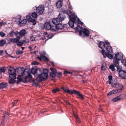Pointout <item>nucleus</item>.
<instances>
[{"label": "nucleus", "mask_w": 126, "mask_h": 126, "mask_svg": "<svg viewBox=\"0 0 126 126\" xmlns=\"http://www.w3.org/2000/svg\"><path fill=\"white\" fill-rule=\"evenodd\" d=\"M42 71L40 68H37L35 76L36 77V80L39 83L44 80V78L43 76Z\"/></svg>", "instance_id": "1"}, {"label": "nucleus", "mask_w": 126, "mask_h": 126, "mask_svg": "<svg viewBox=\"0 0 126 126\" xmlns=\"http://www.w3.org/2000/svg\"><path fill=\"white\" fill-rule=\"evenodd\" d=\"M65 18V16L63 14L59 13L57 17L52 20V22L53 24L56 25L60 22L62 23L61 21L63 20Z\"/></svg>", "instance_id": "2"}, {"label": "nucleus", "mask_w": 126, "mask_h": 126, "mask_svg": "<svg viewBox=\"0 0 126 126\" xmlns=\"http://www.w3.org/2000/svg\"><path fill=\"white\" fill-rule=\"evenodd\" d=\"M115 56V57L113 59V61L119 65V61L123 59V55L121 53L117 52Z\"/></svg>", "instance_id": "3"}, {"label": "nucleus", "mask_w": 126, "mask_h": 126, "mask_svg": "<svg viewBox=\"0 0 126 126\" xmlns=\"http://www.w3.org/2000/svg\"><path fill=\"white\" fill-rule=\"evenodd\" d=\"M10 69H8V73L9 74V77L10 78L16 79V70L13 67L11 66L9 67Z\"/></svg>", "instance_id": "4"}, {"label": "nucleus", "mask_w": 126, "mask_h": 126, "mask_svg": "<svg viewBox=\"0 0 126 126\" xmlns=\"http://www.w3.org/2000/svg\"><path fill=\"white\" fill-rule=\"evenodd\" d=\"M90 33V32L89 30L85 28H84L83 31H79V35L83 37L88 36Z\"/></svg>", "instance_id": "5"}, {"label": "nucleus", "mask_w": 126, "mask_h": 126, "mask_svg": "<svg viewBox=\"0 0 126 126\" xmlns=\"http://www.w3.org/2000/svg\"><path fill=\"white\" fill-rule=\"evenodd\" d=\"M111 85L114 87L118 89L115 90H117L118 93L121 92L122 91L123 86L121 84L117 83H112Z\"/></svg>", "instance_id": "6"}, {"label": "nucleus", "mask_w": 126, "mask_h": 126, "mask_svg": "<svg viewBox=\"0 0 126 126\" xmlns=\"http://www.w3.org/2000/svg\"><path fill=\"white\" fill-rule=\"evenodd\" d=\"M64 28V25H62L61 23H59V24L56 25V26H52V28L51 29V30L52 32H56L58 31L59 29H62Z\"/></svg>", "instance_id": "7"}, {"label": "nucleus", "mask_w": 126, "mask_h": 126, "mask_svg": "<svg viewBox=\"0 0 126 126\" xmlns=\"http://www.w3.org/2000/svg\"><path fill=\"white\" fill-rule=\"evenodd\" d=\"M37 13L39 15L42 14L44 10V6L43 5H39L38 7H36Z\"/></svg>", "instance_id": "8"}, {"label": "nucleus", "mask_w": 126, "mask_h": 126, "mask_svg": "<svg viewBox=\"0 0 126 126\" xmlns=\"http://www.w3.org/2000/svg\"><path fill=\"white\" fill-rule=\"evenodd\" d=\"M68 16L69 19H70L69 21H72L75 23L77 16H75V14L72 13L71 11V14L70 13V14Z\"/></svg>", "instance_id": "9"}, {"label": "nucleus", "mask_w": 126, "mask_h": 126, "mask_svg": "<svg viewBox=\"0 0 126 126\" xmlns=\"http://www.w3.org/2000/svg\"><path fill=\"white\" fill-rule=\"evenodd\" d=\"M73 94L77 95V97L81 100L84 99V95L79 91L73 90Z\"/></svg>", "instance_id": "10"}, {"label": "nucleus", "mask_w": 126, "mask_h": 126, "mask_svg": "<svg viewBox=\"0 0 126 126\" xmlns=\"http://www.w3.org/2000/svg\"><path fill=\"white\" fill-rule=\"evenodd\" d=\"M42 71L43 76L44 78V80L46 79L48 77V70L47 69H43Z\"/></svg>", "instance_id": "11"}, {"label": "nucleus", "mask_w": 126, "mask_h": 126, "mask_svg": "<svg viewBox=\"0 0 126 126\" xmlns=\"http://www.w3.org/2000/svg\"><path fill=\"white\" fill-rule=\"evenodd\" d=\"M62 89L65 93H68L71 94H73V90H74V89H73L70 90H69L68 88L67 87H62Z\"/></svg>", "instance_id": "12"}, {"label": "nucleus", "mask_w": 126, "mask_h": 126, "mask_svg": "<svg viewBox=\"0 0 126 126\" xmlns=\"http://www.w3.org/2000/svg\"><path fill=\"white\" fill-rule=\"evenodd\" d=\"M119 76L123 79H126V71L124 70H122L119 72Z\"/></svg>", "instance_id": "13"}, {"label": "nucleus", "mask_w": 126, "mask_h": 126, "mask_svg": "<svg viewBox=\"0 0 126 126\" xmlns=\"http://www.w3.org/2000/svg\"><path fill=\"white\" fill-rule=\"evenodd\" d=\"M44 28L45 29L49 30L50 29L51 31L52 32L51 29L52 28V26H51L50 23L49 22H46L45 23Z\"/></svg>", "instance_id": "14"}, {"label": "nucleus", "mask_w": 126, "mask_h": 126, "mask_svg": "<svg viewBox=\"0 0 126 126\" xmlns=\"http://www.w3.org/2000/svg\"><path fill=\"white\" fill-rule=\"evenodd\" d=\"M61 12L63 13H60L61 14H63L65 16L64 14L66 13L68 15L70 14V13L71 14V11L69 10H66L64 9H62L61 10Z\"/></svg>", "instance_id": "15"}, {"label": "nucleus", "mask_w": 126, "mask_h": 126, "mask_svg": "<svg viewBox=\"0 0 126 126\" xmlns=\"http://www.w3.org/2000/svg\"><path fill=\"white\" fill-rule=\"evenodd\" d=\"M105 43L104 42L100 41L99 43L98 47L100 48L103 49L105 48Z\"/></svg>", "instance_id": "16"}, {"label": "nucleus", "mask_w": 126, "mask_h": 126, "mask_svg": "<svg viewBox=\"0 0 126 126\" xmlns=\"http://www.w3.org/2000/svg\"><path fill=\"white\" fill-rule=\"evenodd\" d=\"M8 86L7 83L5 82H2L0 83V89L6 87Z\"/></svg>", "instance_id": "17"}, {"label": "nucleus", "mask_w": 126, "mask_h": 126, "mask_svg": "<svg viewBox=\"0 0 126 126\" xmlns=\"http://www.w3.org/2000/svg\"><path fill=\"white\" fill-rule=\"evenodd\" d=\"M116 63H115L110 65L109 66V69L111 70L112 71H114L115 70V67H116L117 65Z\"/></svg>", "instance_id": "18"}, {"label": "nucleus", "mask_w": 126, "mask_h": 126, "mask_svg": "<svg viewBox=\"0 0 126 126\" xmlns=\"http://www.w3.org/2000/svg\"><path fill=\"white\" fill-rule=\"evenodd\" d=\"M105 49L107 53H111L112 52V48L111 46H108L106 47Z\"/></svg>", "instance_id": "19"}, {"label": "nucleus", "mask_w": 126, "mask_h": 126, "mask_svg": "<svg viewBox=\"0 0 126 126\" xmlns=\"http://www.w3.org/2000/svg\"><path fill=\"white\" fill-rule=\"evenodd\" d=\"M37 67L36 66H34L32 67L31 71V73L32 74L34 75L35 76V74L36 73V71Z\"/></svg>", "instance_id": "20"}, {"label": "nucleus", "mask_w": 126, "mask_h": 126, "mask_svg": "<svg viewBox=\"0 0 126 126\" xmlns=\"http://www.w3.org/2000/svg\"><path fill=\"white\" fill-rule=\"evenodd\" d=\"M62 2V1L60 0H59L56 3L57 7L59 8H61L63 5Z\"/></svg>", "instance_id": "21"}, {"label": "nucleus", "mask_w": 126, "mask_h": 126, "mask_svg": "<svg viewBox=\"0 0 126 126\" xmlns=\"http://www.w3.org/2000/svg\"><path fill=\"white\" fill-rule=\"evenodd\" d=\"M122 99L121 95L119 96L114 98L112 100V102H116Z\"/></svg>", "instance_id": "22"}, {"label": "nucleus", "mask_w": 126, "mask_h": 126, "mask_svg": "<svg viewBox=\"0 0 126 126\" xmlns=\"http://www.w3.org/2000/svg\"><path fill=\"white\" fill-rule=\"evenodd\" d=\"M117 93H118L117 92V90H113L108 93L107 95V96H108L109 95H110L112 94H115Z\"/></svg>", "instance_id": "23"}, {"label": "nucleus", "mask_w": 126, "mask_h": 126, "mask_svg": "<svg viewBox=\"0 0 126 126\" xmlns=\"http://www.w3.org/2000/svg\"><path fill=\"white\" fill-rule=\"evenodd\" d=\"M27 23L26 19H23L21 21L19 22V24L21 26L24 25Z\"/></svg>", "instance_id": "24"}, {"label": "nucleus", "mask_w": 126, "mask_h": 126, "mask_svg": "<svg viewBox=\"0 0 126 126\" xmlns=\"http://www.w3.org/2000/svg\"><path fill=\"white\" fill-rule=\"evenodd\" d=\"M26 33V31L25 30H22L20 31L19 34L21 36H24Z\"/></svg>", "instance_id": "25"}, {"label": "nucleus", "mask_w": 126, "mask_h": 126, "mask_svg": "<svg viewBox=\"0 0 126 126\" xmlns=\"http://www.w3.org/2000/svg\"><path fill=\"white\" fill-rule=\"evenodd\" d=\"M15 79L13 78H10V79H9L8 82L10 84H12L15 82V80H14Z\"/></svg>", "instance_id": "26"}, {"label": "nucleus", "mask_w": 126, "mask_h": 126, "mask_svg": "<svg viewBox=\"0 0 126 126\" xmlns=\"http://www.w3.org/2000/svg\"><path fill=\"white\" fill-rule=\"evenodd\" d=\"M24 81L23 82L24 83H27L29 81H32V80L27 77H26L24 79Z\"/></svg>", "instance_id": "27"}, {"label": "nucleus", "mask_w": 126, "mask_h": 126, "mask_svg": "<svg viewBox=\"0 0 126 126\" xmlns=\"http://www.w3.org/2000/svg\"><path fill=\"white\" fill-rule=\"evenodd\" d=\"M19 39H18L17 38H15L14 39H11L10 41L14 43H17L19 41Z\"/></svg>", "instance_id": "28"}, {"label": "nucleus", "mask_w": 126, "mask_h": 126, "mask_svg": "<svg viewBox=\"0 0 126 126\" xmlns=\"http://www.w3.org/2000/svg\"><path fill=\"white\" fill-rule=\"evenodd\" d=\"M6 42V41L2 39L0 41V45L1 46H3L5 44Z\"/></svg>", "instance_id": "29"}, {"label": "nucleus", "mask_w": 126, "mask_h": 126, "mask_svg": "<svg viewBox=\"0 0 126 126\" xmlns=\"http://www.w3.org/2000/svg\"><path fill=\"white\" fill-rule=\"evenodd\" d=\"M75 23L72 21H69L68 22V24L72 28L74 26V24Z\"/></svg>", "instance_id": "30"}, {"label": "nucleus", "mask_w": 126, "mask_h": 126, "mask_svg": "<svg viewBox=\"0 0 126 126\" xmlns=\"http://www.w3.org/2000/svg\"><path fill=\"white\" fill-rule=\"evenodd\" d=\"M6 70L5 68V67L3 66L0 67V73H4Z\"/></svg>", "instance_id": "31"}, {"label": "nucleus", "mask_w": 126, "mask_h": 126, "mask_svg": "<svg viewBox=\"0 0 126 126\" xmlns=\"http://www.w3.org/2000/svg\"><path fill=\"white\" fill-rule=\"evenodd\" d=\"M32 16L33 17L36 18L38 16V15L36 12H33L32 13Z\"/></svg>", "instance_id": "32"}, {"label": "nucleus", "mask_w": 126, "mask_h": 126, "mask_svg": "<svg viewBox=\"0 0 126 126\" xmlns=\"http://www.w3.org/2000/svg\"><path fill=\"white\" fill-rule=\"evenodd\" d=\"M106 56L108 57L110 59H112L113 58V56L111 54H110L109 53H106Z\"/></svg>", "instance_id": "33"}, {"label": "nucleus", "mask_w": 126, "mask_h": 126, "mask_svg": "<svg viewBox=\"0 0 126 126\" xmlns=\"http://www.w3.org/2000/svg\"><path fill=\"white\" fill-rule=\"evenodd\" d=\"M30 22H31L32 24L33 25H35L36 23V21L34 19H32Z\"/></svg>", "instance_id": "34"}, {"label": "nucleus", "mask_w": 126, "mask_h": 126, "mask_svg": "<svg viewBox=\"0 0 126 126\" xmlns=\"http://www.w3.org/2000/svg\"><path fill=\"white\" fill-rule=\"evenodd\" d=\"M60 91V89L58 88H56L53 89L52 90V92L53 93H55L57 92Z\"/></svg>", "instance_id": "35"}, {"label": "nucleus", "mask_w": 126, "mask_h": 126, "mask_svg": "<svg viewBox=\"0 0 126 126\" xmlns=\"http://www.w3.org/2000/svg\"><path fill=\"white\" fill-rule=\"evenodd\" d=\"M80 28L81 29L80 31H83V30L84 28H83L82 27H80L78 25L77 27L76 28V31H80L79 30V29L78 28Z\"/></svg>", "instance_id": "36"}, {"label": "nucleus", "mask_w": 126, "mask_h": 126, "mask_svg": "<svg viewBox=\"0 0 126 126\" xmlns=\"http://www.w3.org/2000/svg\"><path fill=\"white\" fill-rule=\"evenodd\" d=\"M50 70L52 72L51 73H56L57 72V70L55 68L51 67L50 68Z\"/></svg>", "instance_id": "37"}, {"label": "nucleus", "mask_w": 126, "mask_h": 126, "mask_svg": "<svg viewBox=\"0 0 126 126\" xmlns=\"http://www.w3.org/2000/svg\"><path fill=\"white\" fill-rule=\"evenodd\" d=\"M112 77L111 75H110L108 76L109 80L108 81L109 84H111V81L112 79Z\"/></svg>", "instance_id": "38"}, {"label": "nucleus", "mask_w": 126, "mask_h": 126, "mask_svg": "<svg viewBox=\"0 0 126 126\" xmlns=\"http://www.w3.org/2000/svg\"><path fill=\"white\" fill-rule=\"evenodd\" d=\"M55 34L54 33H49V35H47V36L49 38V39H51L53 37Z\"/></svg>", "instance_id": "39"}, {"label": "nucleus", "mask_w": 126, "mask_h": 126, "mask_svg": "<svg viewBox=\"0 0 126 126\" xmlns=\"http://www.w3.org/2000/svg\"><path fill=\"white\" fill-rule=\"evenodd\" d=\"M21 17L20 16H18L16 19V22H19L21 20Z\"/></svg>", "instance_id": "40"}, {"label": "nucleus", "mask_w": 126, "mask_h": 126, "mask_svg": "<svg viewBox=\"0 0 126 126\" xmlns=\"http://www.w3.org/2000/svg\"><path fill=\"white\" fill-rule=\"evenodd\" d=\"M73 74L72 72H71L70 71H66V70H65L64 71L63 74L65 75V76L67 74Z\"/></svg>", "instance_id": "41"}, {"label": "nucleus", "mask_w": 126, "mask_h": 126, "mask_svg": "<svg viewBox=\"0 0 126 126\" xmlns=\"http://www.w3.org/2000/svg\"><path fill=\"white\" fill-rule=\"evenodd\" d=\"M23 53V52L20 50H18L16 52V54L17 55H19L21 54H22Z\"/></svg>", "instance_id": "42"}, {"label": "nucleus", "mask_w": 126, "mask_h": 126, "mask_svg": "<svg viewBox=\"0 0 126 126\" xmlns=\"http://www.w3.org/2000/svg\"><path fill=\"white\" fill-rule=\"evenodd\" d=\"M117 71L119 72H119L120 71H122V69L121 68V67L120 66H118L117 65Z\"/></svg>", "instance_id": "43"}, {"label": "nucleus", "mask_w": 126, "mask_h": 126, "mask_svg": "<svg viewBox=\"0 0 126 126\" xmlns=\"http://www.w3.org/2000/svg\"><path fill=\"white\" fill-rule=\"evenodd\" d=\"M42 57H43V60H44L47 61H48L49 60V59L45 56L43 55Z\"/></svg>", "instance_id": "44"}, {"label": "nucleus", "mask_w": 126, "mask_h": 126, "mask_svg": "<svg viewBox=\"0 0 126 126\" xmlns=\"http://www.w3.org/2000/svg\"><path fill=\"white\" fill-rule=\"evenodd\" d=\"M17 45L18 46H21L23 44V43L22 42H19L17 43H16Z\"/></svg>", "instance_id": "45"}, {"label": "nucleus", "mask_w": 126, "mask_h": 126, "mask_svg": "<svg viewBox=\"0 0 126 126\" xmlns=\"http://www.w3.org/2000/svg\"><path fill=\"white\" fill-rule=\"evenodd\" d=\"M28 75L27 76H26V77H27L28 78H30L32 80V76L31 75L30 73H29V72H28Z\"/></svg>", "instance_id": "46"}, {"label": "nucleus", "mask_w": 126, "mask_h": 126, "mask_svg": "<svg viewBox=\"0 0 126 126\" xmlns=\"http://www.w3.org/2000/svg\"><path fill=\"white\" fill-rule=\"evenodd\" d=\"M26 18L27 20L29 21H30L32 19L31 16H26Z\"/></svg>", "instance_id": "47"}, {"label": "nucleus", "mask_w": 126, "mask_h": 126, "mask_svg": "<svg viewBox=\"0 0 126 126\" xmlns=\"http://www.w3.org/2000/svg\"><path fill=\"white\" fill-rule=\"evenodd\" d=\"M122 62L123 64L126 67V60L125 59L123 60Z\"/></svg>", "instance_id": "48"}, {"label": "nucleus", "mask_w": 126, "mask_h": 126, "mask_svg": "<svg viewBox=\"0 0 126 126\" xmlns=\"http://www.w3.org/2000/svg\"><path fill=\"white\" fill-rule=\"evenodd\" d=\"M50 76L52 77H55L56 75V73H50Z\"/></svg>", "instance_id": "49"}, {"label": "nucleus", "mask_w": 126, "mask_h": 126, "mask_svg": "<svg viewBox=\"0 0 126 126\" xmlns=\"http://www.w3.org/2000/svg\"><path fill=\"white\" fill-rule=\"evenodd\" d=\"M32 82H33V84H34L36 86H37L39 85L38 83H36L35 82V80L34 79L32 80Z\"/></svg>", "instance_id": "50"}, {"label": "nucleus", "mask_w": 126, "mask_h": 126, "mask_svg": "<svg viewBox=\"0 0 126 126\" xmlns=\"http://www.w3.org/2000/svg\"><path fill=\"white\" fill-rule=\"evenodd\" d=\"M73 115L76 119L77 120L79 119V117L78 116L77 114L74 113L73 111Z\"/></svg>", "instance_id": "51"}, {"label": "nucleus", "mask_w": 126, "mask_h": 126, "mask_svg": "<svg viewBox=\"0 0 126 126\" xmlns=\"http://www.w3.org/2000/svg\"><path fill=\"white\" fill-rule=\"evenodd\" d=\"M32 64L33 65H38V64H39V63L36 61H34L33 62H32Z\"/></svg>", "instance_id": "52"}, {"label": "nucleus", "mask_w": 126, "mask_h": 126, "mask_svg": "<svg viewBox=\"0 0 126 126\" xmlns=\"http://www.w3.org/2000/svg\"><path fill=\"white\" fill-rule=\"evenodd\" d=\"M5 35V34L3 32H0V35L2 37H3Z\"/></svg>", "instance_id": "53"}, {"label": "nucleus", "mask_w": 126, "mask_h": 126, "mask_svg": "<svg viewBox=\"0 0 126 126\" xmlns=\"http://www.w3.org/2000/svg\"><path fill=\"white\" fill-rule=\"evenodd\" d=\"M78 23L79 24H81V25H83L84 24L82 22L79 18H78Z\"/></svg>", "instance_id": "54"}, {"label": "nucleus", "mask_w": 126, "mask_h": 126, "mask_svg": "<svg viewBox=\"0 0 126 126\" xmlns=\"http://www.w3.org/2000/svg\"><path fill=\"white\" fill-rule=\"evenodd\" d=\"M43 56V55H40V57H37L39 59V60L40 61H41L42 59H43V57H42Z\"/></svg>", "instance_id": "55"}, {"label": "nucleus", "mask_w": 126, "mask_h": 126, "mask_svg": "<svg viewBox=\"0 0 126 126\" xmlns=\"http://www.w3.org/2000/svg\"><path fill=\"white\" fill-rule=\"evenodd\" d=\"M14 32L13 31H12L10 32L9 34L11 36H12L14 35Z\"/></svg>", "instance_id": "56"}, {"label": "nucleus", "mask_w": 126, "mask_h": 126, "mask_svg": "<svg viewBox=\"0 0 126 126\" xmlns=\"http://www.w3.org/2000/svg\"><path fill=\"white\" fill-rule=\"evenodd\" d=\"M102 49V50L101 52L102 54L103 55V56L104 55V54H105L106 55V53H107V52L106 53L105 52V50H104L103 49Z\"/></svg>", "instance_id": "57"}, {"label": "nucleus", "mask_w": 126, "mask_h": 126, "mask_svg": "<svg viewBox=\"0 0 126 126\" xmlns=\"http://www.w3.org/2000/svg\"><path fill=\"white\" fill-rule=\"evenodd\" d=\"M6 24V22H4L3 21L0 22V24L1 25H5Z\"/></svg>", "instance_id": "58"}, {"label": "nucleus", "mask_w": 126, "mask_h": 126, "mask_svg": "<svg viewBox=\"0 0 126 126\" xmlns=\"http://www.w3.org/2000/svg\"><path fill=\"white\" fill-rule=\"evenodd\" d=\"M105 43L107 45H110V43L108 41V40H106L105 41Z\"/></svg>", "instance_id": "59"}, {"label": "nucleus", "mask_w": 126, "mask_h": 126, "mask_svg": "<svg viewBox=\"0 0 126 126\" xmlns=\"http://www.w3.org/2000/svg\"><path fill=\"white\" fill-rule=\"evenodd\" d=\"M69 25L68 24H64V28H68Z\"/></svg>", "instance_id": "60"}, {"label": "nucleus", "mask_w": 126, "mask_h": 126, "mask_svg": "<svg viewBox=\"0 0 126 126\" xmlns=\"http://www.w3.org/2000/svg\"><path fill=\"white\" fill-rule=\"evenodd\" d=\"M105 69L106 68L103 65L101 67V69L102 70H105Z\"/></svg>", "instance_id": "61"}, {"label": "nucleus", "mask_w": 126, "mask_h": 126, "mask_svg": "<svg viewBox=\"0 0 126 126\" xmlns=\"http://www.w3.org/2000/svg\"><path fill=\"white\" fill-rule=\"evenodd\" d=\"M5 53L6 54H7V55L10 57H11V56L7 52L6 50L5 51ZM11 57H13V58H14V57H13V56H11Z\"/></svg>", "instance_id": "62"}, {"label": "nucleus", "mask_w": 126, "mask_h": 126, "mask_svg": "<svg viewBox=\"0 0 126 126\" xmlns=\"http://www.w3.org/2000/svg\"><path fill=\"white\" fill-rule=\"evenodd\" d=\"M17 78L18 79V81L19 82L21 81L22 80V79L19 78L18 77H17Z\"/></svg>", "instance_id": "63"}, {"label": "nucleus", "mask_w": 126, "mask_h": 126, "mask_svg": "<svg viewBox=\"0 0 126 126\" xmlns=\"http://www.w3.org/2000/svg\"><path fill=\"white\" fill-rule=\"evenodd\" d=\"M57 74L59 75V76H61L62 75V73L60 72H58L57 73Z\"/></svg>", "instance_id": "64"}]
</instances>
